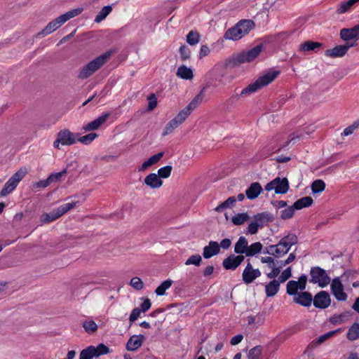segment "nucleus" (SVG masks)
<instances>
[{
	"label": "nucleus",
	"mask_w": 359,
	"mask_h": 359,
	"mask_svg": "<svg viewBox=\"0 0 359 359\" xmlns=\"http://www.w3.org/2000/svg\"><path fill=\"white\" fill-rule=\"evenodd\" d=\"M255 27V22L251 20H240L236 25L228 29L224 34L226 40L238 41L247 35Z\"/></svg>",
	"instance_id": "1"
},
{
	"label": "nucleus",
	"mask_w": 359,
	"mask_h": 359,
	"mask_svg": "<svg viewBox=\"0 0 359 359\" xmlns=\"http://www.w3.org/2000/svg\"><path fill=\"white\" fill-rule=\"evenodd\" d=\"M280 72L277 69H271L263 75L258 77L256 81L249 84L246 88H243L241 93V95L251 94L262 88L268 86L273 82L277 76L280 74Z\"/></svg>",
	"instance_id": "2"
},
{
	"label": "nucleus",
	"mask_w": 359,
	"mask_h": 359,
	"mask_svg": "<svg viewBox=\"0 0 359 359\" xmlns=\"http://www.w3.org/2000/svg\"><path fill=\"white\" fill-rule=\"evenodd\" d=\"M83 11L82 7L76 8L72 9L60 16L57 17L55 20L50 21L39 33V35L46 36L48 35L59 27L62 26L65 22H66L69 19L74 18L79 15H80Z\"/></svg>",
	"instance_id": "3"
},
{
	"label": "nucleus",
	"mask_w": 359,
	"mask_h": 359,
	"mask_svg": "<svg viewBox=\"0 0 359 359\" xmlns=\"http://www.w3.org/2000/svg\"><path fill=\"white\" fill-rule=\"evenodd\" d=\"M112 53V50L107 51L88 62L80 70L78 77L80 79L88 78L107 62Z\"/></svg>",
	"instance_id": "4"
},
{
	"label": "nucleus",
	"mask_w": 359,
	"mask_h": 359,
	"mask_svg": "<svg viewBox=\"0 0 359 359\" xmlns=\"http://www.w3.org/2000/svg\"><path fill=\"white\" fill-rule=\"evenodd\" d=\"M112 53V50L107 51L88 62L80 70L78 77L80 79L88 78L107 62Z\"/></svg>",
	"instance_id": "5"
},
{
	"label": "nucleus",
	"mask_w": 359,
	"mask_h": 359,
	"mask_svg": "<svg viewBox=\"0 0 359 359\" xmlns=\"http://www.w3.org/2000/svg\"><path fill=\"white\" fill-rule=\"evenodd\" d=\"M112 53V50L107 51L88 62L80 70L78 77L80 79L88 78L107 62Z\"/></svg>",
	"instance_id": "6"
},
{
	"label": "nucleus",
	"mask_w": 359,
	"mask_h": 359,
	"mask_svg": "<svg viewBox=\"0 0 359 359\" xmlns=\"http://www.w3.org/2000/svg\"><path fill=\"white\" fill-rule=\"evenodd\" d=\"M263 48V45L259 44L247 51H243L233 56L231 60V62L233 65L251 62L259 55Z\"/></svg>",
	"instance_id": "7"
},
{
	"label": "nucleus",
	"mask_w": 359,
	"mask_h": 359,
	"mask_svg": "<svg viewBox=\"0 0 359 359\" xmlns=\"http://www.w3.org/2000/svg\"><path fill=\"white\" fill-rule=\"evenodd\" d=\"M273 217L267 212H261L255 215L248 224L246 234H255L259 229L264 227L267 223L272 221Z\"/></svg>",
	"instance_id": "8"
},
{
	"label": "nucleus",
	"mask_w": 359,
	"mask_h": 359,
	"mask_svg": "<svg viewBox=\"0 0 359 359\" xmlns=\"http://www.w3.org/2000/svg\"><path fill=\"white\" fill-rule=\"evenodd\" d=\"M27 172L25 168H20L15 172L5 183L4 187L0 191V196L4 197L11 194L18 186L19 182L27 175Z\"/></svg>",
	"instance_id": "9"
},
{
	"label": "nucleus",
	"mask_w": 359,
	"mask_h": 359,
	"mask_svg": "<svg viewBox=\"0 0 359 359\" xmlns=\"http://www.w3.org/2000/svg\"><path fill=\"white\" fill-rule=\"evenodd\" d=\"M109 353V348L104 344H99L97 346H89L82 350L79 355V359H93Z\"/></svg>",
	"instance_id": "10"
},
{
	"label": "nucleus",
	"mask_w": 359,
	"mask_h": 359,
	"mask_svg": "<svg viewBox=\"0 0 359 359\" xmlns=\"http://www.w3.org/2000/svg\"><path fill=\"white\" fill-rule=\"evenodd\" d=\"M76 142V135L67 129L61 130L53 142V147L60 149V145L69 146Z\"/></svg>",
	"instance_id": "11"
},
{
	"label": "nucleus",
	"mask_w": 359,
	"mask_h": 359,
	"mask_svg": "<svg viewBox=\"0 0 359 359\" xmlns=\"http://www.w3.org/2000/svg\"><path fill=\"white\" fill-rule=\"evenodd\" d=\"M289 188L290 186L287 179L278 177L267 183L264 189L268 191L274 190L275 193L277 194H285L288 191Z\"/></svg>",
	"instance_id": "12"
},
{
	"label": "nucleus",
	"mask_w": 359,
	"mask_h": 359,
	"mask_svg": "<svg viewBox=\"0 0 359 359\" xmlns=\"http://www.w3.org/2000/svg\"><path fill=\"white\" fill-rule=\"evenodd\" d=\"M310 274L311 282L318 284L320 287H325L330 283V278L326 271L320 267L311 268Z\"/></svg>",
	"instance_id": "13"
},
{
	"label": "nucleus",
	"mask_w": 359,
	"mask_h": 359,
	"mask_svg": "<svg viewBox=\"0 0 359 359\" xmlns=\"http://www.w3.org/2000/svg\"><path fill=\"white\" fill-rule=\"evenodd\" d=\"M307 283V276L302 275L298 280H290L287 283L286 290L289 295L294 296L297 294L298 291H303L306 288Z\"/></svg>",
	"instance_id": "14"
},
{
	"label": "nucleus",
	"mask_w": 359,
	"mask_h": 359,
	"mask_svg": "<svg viewBox=\"0 0 359 359\" xmlns=\"http://www.w3.org/2000/svg\"><path fill=\"white\" fill-rule=\"evenodd\" d=\"M188 117L180 111L172 119H171L165 126L163 136L171 134L176 128L182 124Z\"/></svg>",
	"instance_id": "15"
},
{
	"label": "nucleus",
	"mask_w": 359,
	"mask_h": 359,
	"mask_svg": "<svg viewBox=\"0 0 359 359\" xmlns=\"http://www.w3.org/2000/svg\"><path fill=\"white\" fill-rule=\"evenodd\" d=\"M330 289L336 299L341 302L346 300L348 296L344 290V285L339 277H337L332 280Z\"/></svg>",
	"instance_id": "16"
},
{
	"label": "nucleus",
	"mask_w": 359,
	"mask_h": 359,
	"mask_svg": "<svg viewBox=\"0 0 359 359\" xmlns=\"http://www.w3.org/2000/svg\"><path fill=\"white\" fill-rule=\"evenodd\" d=\"M312 302L316 308L325 309L330 306L331 298L327 292L320 291L314 296Z\"/></svg>",
	"instance_id": "17"
},
{
	"label": "nucleus",
	"mask_w": 359,
	"mask_h": 359,
	"mask_svg": "<svg viewBox=\"0 0 359 359\" xmlns=\"http://www.w3.org/2000/svg\"><path fill=\"white\" fill-rule=\"evenodd\" d=\"M355 44L353 43H346L344 45L337 46L332 49H327L325 52V55L330 57H341L344 56L348 49L353 47Z\"/></svg>",
	"instance_id": "18"
},
{
	"label": "nucleus",
	"mask_w": 359,
	"mask_h": 359,
	"mask_svg": "<svg viewBox=\"0 0 359 359\" xmlns=\"http://www.w3.org/2000/svg\"><path fill=\"white\" fill-rule=\"evenodd\" d=\"M260 276L261 271L259 269H253L250 262H248L243 271L242 278L245 284H250Z\"/></svg>",
	"instance_id": "19"
},
{
	"label": "nucleus",
	"mask_w": 359,
	"mask_h": 359,
	"mask_svg": "<svg viewBox=\"0 0 359 359\" xmlns=\"http://www.w3.org/2000/svg\"><path fill=\"white\" fill-rule=\"evenodd\" d=\"M243 255H231L224 259L222 265L226 270H235L243 261Z\"/></svg>",
	"instance_id": "20"
},
{
	"label": "nucleus",
	"mask_w": 359,
	"mask_h": 359,
	"mask_svg": "<svg viewBox=\"0 0 359 359\" xmlns=\"http://www.w3.org/2000/svg\"><path fill=\"white\" fill-rule=\"evenodd\" d=\"M340 37L344 41H357L359 39V25H357L352 28H344L341 29Z\"/></svg>",
	"instance_id": "21"
},
{
	"label": "nucleus",
	"mask_w": 359,
	"mask_h": 359,
	"mask_svg": "<svg viewBox=\"0 0 359 359\" xmlns=\"http://www.w3.org/2000/svg\"><path fill=\"white\" fill-rule=\"evenodd\" d=\"M110 116V113L103 114L93 121L87 123L83 127L85 131H91L98 129L103 123H104Z\"/></svg>",
	"instance_id": "22"
},
{
	"label": "nucleus",
	"mask_w": 359,
	"mask_h": 359,
	"mask_svg": "<svg viewBox=\"0 0 359 359\" xmlns=\"http://www.w3.org/2000/svg\"><path fill=\"white\" fill-rule=\"evenodd\" d=\"M204 97V95L202 92H200L196 95L189 104L181 111L187 116L192 113V111L202 102Z\"/></svg>",
	"instance_id": "23"
},
{
	"label": "nucleus",
	"mask_w": 359,
	"mask_h": 359,
	"mask_svg": "<svg viewBox=\"0 0 359 359\" xmlns=\"http://www.w3.org/2000/svg\"><path fill=\"white\" fill-rule=\"evenodd\" d=\"M204 97V95L202 92H200L196 95L189 104L181 111L187 116L192 113V111L202 102Z\"/></svg>",
	"instance_id": "24"
},
{
	"label": "nucleus",
	"mask_w": 359,
	"mask_h": 359,
	"mask_svg": "<svg viewBox=\"0 0 359 359\" xmlns=\"http://www.w3.org/2000/svg\"><path fill=\"white\" fill-rule=\"evenodd\" d=\"M293 300L298 304L309 307L311 305L313 297L311 294L308 292H301L294 296Z\"/></svg>",
	"instance_id": "25"
},
{
	"label": "nucleus",
	"mask_w": 359,
	"mask_h": 359,
	"mask_svg": "<svg viewBox=\"0 0 359 359\" xmlns=\"http://www.w3.org/2000/svg\"><path fill=\"white\" fill-rule=\"evenodd\" d=\"M220 251L219 245L216 241H210L208 245L203 248V256L205 259H209Z\"/></svg>",
	"instance_id": "26"
},
{
	"label": "nucleus",
	"mask_w": 359,
	"mask_h": 359,
	"mask_svg": "<svg viewBox=\"0 0 359 359\" xmlns=\"http://www.w3.org/2000/svg\"><path fill=\"white\" fill-rule=\"evenodd\" d=\"M144 339V337L142 334L132 336L126 344V349L130 351L137 350L142 345Z\"/></svg>",
	"instance_id": "27"
},
{
	"label": "nucleus",
	"mask_w": 359,
	"mask_h": 359,
	"mask_svg": "<svg viewBox=\"0 0 359 359\" xmlns=\"http://www.w3.org/2000/svg\"><path fill=\"white\" fill-rule=\"evenodd\" d=\"M288 251L289 250L280 241L278 244L270 245L266 252L276 257H280L287 253Z\"/></svg>",
	"instance_id": "28"
},
{
	"label": "nucleus",
	"mask_w": 359,
	"mask_h": 359,
	"mask_svg": "<svg viewBox=\"0 0 359 359\" xmlns=\"http://www.w3.org/2000/svg\"><path fill=\"white\" fill-rule=\"evenodd\" d=\"M144 184L151 189H158L163 184V181L157 174L150 173L144 178Z\"/></svg>",
	"instance_id": "29"
},
{
	"label": "nucleus",
	"mask_w": 359,
	"mask_h": 359,
	"mask_svg": "<svg viewBox=\"0 0 359 359\" xmlns=\"http://www.w3.org/2000/svg\"><path fill=\"white\" fill-rule=\"evenodd\" d=\"M262 191L261 184L259 182H253L245 191V194L248 199L253 200L257 198Z\"/></svg>",
	"instance_id": "30"
},
{
	"label": "nucleus",
	"mask_w": 359,
	"mask_h": 359,
	"mask_svg": "<svg viewBox=\"0 0 359 359\" xmlns=\"http://www.w3.org/2000/svg\"><path fill=\"white\" fill-rule=\"evenodd\" d=\"M280 285L278 280L273 279L265 285V293L267 297L275 296L279 291Z\"/></svg>",
	"instance_id": "31"
},
{
	"label": "nucleus",
	"mask_w": 359,
	"mask_h": 359,
	"mask_svg": "<svg viewBox=\"0 0 359 359\" xmlns=\"http://www.w3.org/2000/svg\"><path fill=\"white\" fill-rule=\"evenodd\" d=\"M248 246V242L245 237L241 236L234 245V252L238 255H245Z\"/></svg>",
	"instance_id": "32"
},
{
	"label": "nucleus",
	"mask_w": 359,
	"mask_h": 359,
	"mask_svg": "<svg viewBox=\"0 0 359 359\" xmlns=\"http://www.w3.org/2000/svg\"><path fill=\"white\" fill-rule=\"evenodd\" d=\"M359 3V0H348L347 1H341L337 8V14H344L351 10V8L356 4Z\"/></svg>",
	"instance_id": "33"
},
{
	"label": "nucleus",
	"mask_w": 359,
	"mask_h": 359,
	"mask_svg": "<svg viewBox=\"0 0 359 359\" xmlns=\"http://www.w3.org/2000/svg\"><path fill=\"white\" fill-rule=\"evenodd\" d=\"M163 152H159L152 156H151L148 160L143 162L141 166L139 168V171H144L147 169L149 167L156 163L163 156Z\"/></svg>",
	"instance_id": "34"
},
{
	"label": "nucleus",
	"mask_w": 359,
	"mask_h": 359,
	"mask_svg": "<svg viewBox=\"0 0 359 359\" xmlns=\"http://www.w3.org/2000/svg\"><path fill=\"white\" fill-rule=\"evenodd\" d=\"M323 46L321 43L315 42L313 41H306L301 43L299 46V50L301 52H308L315 50L317 48H320Z\"/></svg>",
	"instance_id": "35"
},
{
	"label": "nucleus",
	"mask_w": 359,
	"mask_h": 359,
	"mask_svg": "<svg viewBox=\"0 0 359 359\" xmlns=\"http://www.w3.org/2000/svg\"><path fill=\"white\" fill-rule=\"evenodd\" d=\"M176 74L178 77L186 80L191 79L194 77L191 69L184 65L178 67Z\"/></svg>",
	"instance_id": "36"
},
{
	"label": "nucleus",
	"mask_w": 359,
	"mask_h": 359,
	"mask_svg": "<svg viewBox=\"0 0 359 359\" xmlns=\"http://www.w3.org/2000/svg\"><path fill=\"white\" fill-rule=\"evenodd\" d=\"M313 203V199L310 196H304L298 199L293 204V207L295 210H301L304 208L309 207Z\"/></svg>",
	"instance_id": "37"
},
{
	"label": "nucleus",
	"mask_w": 359,
	"mask_h": 359,
	"mask_svg": "<svg viewBox=\"0 0 359 359\" xmlns=\"http://www.w3.org/2000/svg\"><path fill=\"white\" fill-rule=\"evenodd\" d=\"M347 339L350 341H354L359 338V323H354L348 329L346 334Z\"/></svg>",
	"instance_id": "38"
},
{
	"label": "nucleus",
	"mask_w": 359,
	"mask_h": 359,
	"mask_svg": "<svg viewBox=\"0 0 359 359\" xmlns=\"http://www.w3.org/2000/svg\"><path fill=\"white\" fill-rule=\"evenodd\" d=\"M236 202V198L234 196L228 198L225 201L217 205L214 210L217 212H220L223 210L231 208L234 205Z\"/></svg>",
	"instance_id": "39"
},
{
	"label": "nucleus",
	"mask_w": 359,
	"mask_h": 359,
	"mask_svg": "<svg viewBox=\"0 0 359 359\" xmlns=\"http://www.w3.org/2000/svg\"><path fill=\"white\" fill-rule=\"evenodd\" d=\"M283 245L290 250V248L297 244L298 239L297 236L294 233L288 234L280 239Z\"/></svg>",
	"instance_id": "40"
},
{
	"label": "nucleus",
	"mask_w": 359,
	"mask_h": 359,
	"mask_svg": "<svg viewBox=\"0 0 359 359\" xmlns=\"http://www.w3.org/2000/svg\"><path fill=\"white\" fill-rule=\"evenodd\" d=\"M263 245L260 242H256L248 246L245 256L252 257L260 252L262 250Z\"/></svg>",
	"instance_id": "41"
},
{
	"label": "nucleus",
	"mask_w": 359,
	"mask_h": 359,
	"mask_svg": "<svg viewBox=\"0 0 359 359\" xmlns=\"http://www.w3.org/2000/svg\"><path fill=\"white\" fill-rule=\"evenodd\" d=\"M250 219V216L247 212L238 213L233 215L231 221L234 225L239 226L243 224Z\"/></svg>",
	"instance_id": "42"
},
{
	"label": "nucleus",
	"mask_w": 359,
	"mask_h": 359,
	"mask_svg": "<svg viewBox=\"0 0 359 359\" xmlns=\"http://www.w3.org/2000/svg\"><path fill=\"white\" fill-rule=\"evenodd\" d=\"M78 203V201H73L72 203H67L63 204L55 209L60 217L67 213L70 210L74 208Z\"/></svg>",
	"instance_id": "43"
},
{
	"label": "nucleus",
	"mask_w": 359,
	"mask_h": 359,
	"mask_svg": "<svg viewBox=\"0 0 359 359\" xmlns=\"http://www.w3.org/2000/svg\"><path fill=\"white\" fill-rule=\"evenodd\" d=\"M112 7L111 6H104L101 11L98 13V14L95 16V22L96 23H99L104 20L107 16L111 12Z\"/></svg>",
	"instance_id": "44"
},
{
	"label": "nucleus",
	"mask_w": 359,
	"mask_h": 359,
	"mask_svg": "<svg viewBox=\"0 0 359 359\" xmlns=\"http://www.w3.org/2000/svg\"><path fill=\"white\" fill-rule=\"evenodd\" d=\"M172 284V280L170 279H168L164 280L161 284L157 287L155 290V293L158 296H163L165 294L166 290L169 289Z\"/></svg>",
	"instance_id": "45"
},
{
	"label": "nucleus",
	"mask_w": 359,
	"mask_h": 359,
	"mask_svg": "<svg viewBox=\"0 0 359 359\" xmlns=\"http://www.w3.org/2000/svg\"><path fill=\"white\" fill-rule=\"evenodd\" d=\"M60 216L58 215L55 209L53 210L50 213H43L41 216V222L42 223H49L57 219H58Z\"/></svg>",
	"instance_id": "46"
},
{
	"label": "nucleus",
	"mask_w": 359,
	"mask_h": 359,
	"mask_svg": "<svg viewBox=\"0 0 359 359\" xmlns=\"http://www.w3.org/2000/svg\"><path fill=\"white\" fill-rule=\"evenodd\" d=\"M311 190L313 194L323 192L325 189V183L322 180H316L311 184Z\"/></svg>",
	"instance_id": "47"
},
{
	"label": "nucleus",
	"mask_w": 359,
	"mask_h": 359,
	"mask_svg": "<svg viewBox=\"0 0 359 359\" xmlns=\"http://www.w3.org/2000/svg\"><path fill=\"white\" fill-rule=\"evenodd\" d=\"M200 41V35L198 32L191 31L187 36V42L191 45L194 46Z\"/></svg>",
	"instance_id": "48"
},
{
	"label": "nucleus",
	"mask_w": 359,
	"mask_h": 359,
	"mask_svg": "<svg viewBox=\"0 0 359 359\" xmlns=\"http://www.w3.org/2000/svg\"><path fill=\"white\" fill-rule=\"evenodd\" d=\"M83 327L85 331L88 334L94 333L97 330V325L94 320H86L83 323Z\"/></svg>",
	"instance_id": "49"
},
{
	"label": "nucleus",
	"mask_w": 359,
	"mask_h": 359,
	"mask_svg": "<svg viewBox=\"0 0 359 359\" xmlns=\"http://www.w3.org/2000/svg\"><path fill=\"white\" fill-rule=\"evenodd\" d=\"M202 262V257L200 255L196 254L190 256L185 262V265L200 266Z\"/></svg>",
	"instance_id": "50"
},
{
	"label": "nucleus",
	"mask_w": 359,
	"mask_h": 359,
	"mask_svg": "<svg viewBox=\"0 0 359 359\" xmlns=\"http://www.w3.org/2000/svg\"><path fill=\"white\" fill-rule=\"evenodd\" d=\"M97 135L94 133H88L84 136L80 137L78 138L77 141L83 144H90L96 137Z\"/></svg>",
	"instance_id": "51"
},
{
	"label": "nucleus",
	"mask_w": 359,
	"mask_h": 359,
	"mask_svg": "<svg viewBox=\"0 0 359 359\" xmlns=\"http://www.w3.org/2000/svg\"><path fill=\"white\" fill-rule=\"evenodd\" d=\"M295 210H296L293 207V205L291 206L287 207L286 208H285L284 210H283L280 212V218L283 219H288L291 218L294 215Z\"/></svg>",
	"instance_id": "52"
},
{
	"label": "nucleus",
	"mask_w": 359,
	"mask_h": 359,
	"mask_svg": "<svg viewBox=\"0 0 359 359\" xmlns=\"http://www.w3.org/2000/svg\"><path fill=\"white\" fill-rule=\"evenodd\" d=\"M340 330H341V329H337V330H332V331L328 332H327V333H325L324 334L320 335L318 338L317 341H316V344H318V345L323 344V342H325L329 338H330L332 336H334L335 334H337Z\"/></svg>",
	"instance_id": "53"
},
{
	"label": "nucleus",
	"mask_w": 359,
	"mask_h": 359,
	"mask_svg": "<svg viewBox=\"0 0 359 359\" xmlns=\"http://www.w3.org/2000/svg\"><path fill=\"white\" fill-rule=\"evenodd\" d=\"M262 353V347L257 346L251 348L248 353V359H259Z\"/></svg>",
	"instance_id": "54"
},
{
	"label": "nucleus",
	"mask_w": 359,
	"mask_h": 359,
	"mask_svg": "<svg viewBox=\"0 0 359 359\" xmlns=\"http://www.w3.org/2000/svg\"><path fill=\"white\" fill-rule=\"evenodd\" d=\"M172 169V168L171 165H166V166L162 167L158 169L157 175L160 179L161 177L167 178L170 175Z\"/></svg>",
	"instance_id": "55"
},
{
	"label": "nucleus",
	"mask_w": 359,
	"mask_h": 359,
	"mask_svg": "<svg viewBox=\"0 0 359 359\" xmlns=\"http://www.w3.org/2000/svg\"><path fill=\"white\" fill-rule=\"evenodd\" d=\"M148 107L147 110L149 111H153L157 106V97L154 93L150 94L147 97Z\"/></svg>",
	"instance_id": "56"
},
{
	"label": "nucleus",
	"mask_w": 359,
	"mask_h": 359,
	"mask_svg": "<svg viewBox=\"0 0 359 359\" xmlns=\"http://www.w3.org/2000/svg\"><path fill=\"white\" fill-rule=\"evenodd\" d=\"M67 173V169H64L61 172H53L51 173L48 178L50 180V183L56 182L60 180L61 177Z\"/></svg>",
	"instance_id": "57"
},
{
	"label": "nucleus",
	"mask_w": 359,
	"mask_h": 359,
	"mask_svg": "<svg viewBox=\"0 0 359 359\" xmlns=\"http://www.w3.org/2000/svg\"><path fill=\"white\" fill-rule=\"evenodd\" d=\"M292 276L291 267H287L285 269L280 276L278 277L277 280L279 281L280 283L285 282L287 279H289Z\"/></svg>",
	"instance_id": "58"
},
{
	"label": "nucleus",
	"mask_w": 359,
	"mask_h": 359,
	"mask_svg": "<svg viewBox=\"0 0 359 359\" xmlns=\"http://www.w3.org/2000/svg\"><path fill=\"white\" fill-rule=\"evenodd\" d=\"M130 285L135 290H140L143 288V283L139 277H134L130 280Z\"/></svg>",
	"instance_id": "59"
},
{
	"label": "nucleus",
	"mask_w": 359,
	"mask_h": 359,
	"mask_svg": "<svg viewBox=\"0 0 359 359\" xmlns=\"http://www.w3.org/2000/svg\"><path fill=\"white\" fill-rule=\"evenodd\" d=\"M179 51L180 53V57L182 60H186L190 57L191 52L189 50V48L186 47L184 45L182 46L180 48Z\"/></svg>",
	"instance_id": "60"
},
{
	"label": "nucleus",
	"mask_w": 359,
	"mask_h": 359,
	"mask_svg": "<svg viewBox=\"0 0 359 359\" xmlns=\"http://www.w3.org/2000/svg\"><path fill=\"white\" fill-rule=\"evenodd\" d=\"M143 302L140 304V311L143 313L147 311L151 306V303L149 299L148 298H142L141 299Z\"/></svg>",
	"instance_id": "61"
},
{
	"label": "nucleus",
	"mask_w": 359,
	"mask_h": 359,
	"mask_svg": "<svg viewBox=\"0 0 359 359\" xmlns=\"http://www.w3.org/2000/svg\"><path fill=\"white\" fill-rule=\"evenodd\" d=\"M141 311L139 308H135L130 315V317H129V320H130V324H132L133 322H135L137 318L138 317L140 316V313H141Z\"/></svg>",
	"instance_id": "62"
},
{
	"label": "nucleus",
	"mask_w": 359,
	"mask_h": 359,
	"mask_svg": "<svg viewBox=\"0 0 359 359\" xmlns=\"http://www.w3.org/2000/svg\"><path fill=\"white\" fill-rule=\"evenodd\" d=\"M50 182L49 178H46V180H40L34 184V187L36 188H46L50 184Z\"/></svg>",
	"instance_id": "63"
},
{
	"label": "nucleus",
	"mask_w": 359,
	"mask_h": 359,
	"mask_svg": "<svg viewBox=\"0 0 359 359\" xmlns=\"http://www.w3.org/2000/svg\"><path fill=\"white\" fill-rule=\"evenodd\" d=\"M233 79V76L232 75H222V77L219 79V83L222 85H226L227 83H230Z\"/></svg>",
	"instance_id": "64"
}]
</instances>
